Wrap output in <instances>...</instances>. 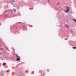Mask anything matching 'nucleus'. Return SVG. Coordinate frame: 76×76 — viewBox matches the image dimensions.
Returning <instances> with one entry per match:
<instances>
[{
    "instance_id": "423d86ee",
    "label": "nucleus",
    "mask_w": 76,
    "mask_h": 76,
    "mask_svg": "<svg viewBox=\"0 0 76 76\" xmlns=\"http://www.w3.org/2000/svg\"><path fill=\"white\" fill-rule=\"evenodd\" d=\"M73 20H74L75 22H76V20H75L74 19H73Z\"/></svg>"
},
{
    "instance_id": "f8f14e48",
    "label": "nucleus",
    "mask_w": 76,
    "mask_h": 76,
    "mask_svg": "<svg viewBox=\"0 0 76 76\" xmlns=\"http://www.w3.org/2000/svg\"><path fill=\"white\" fill-rule=\"evenodd\" d=\"M19 23H21V22H19Z\"/></svg>"
},
{
    "instance_id": "0eeeda50",
    "label": "nucleus",
    "mask_w": 76,
    "mask_h": 76,
    "mask_svg": "<svg viewBox=\"0 0 76 76\" xmlns=\"http://www.w3.org/2000/svg\"><path fill=\"white\" fill-rule=\"evenodd\" d=\"M73 49H76V47H73Z\"/></svg>"
},
{
    "instance_id": "9b49d317",
    "label": "nucleus",
    "mask_w": 76,
    "mask_h": 76,
    "mask_svg": "<svg viewBox=\"0 0 76 76\" xmlns=\"http://www.w3.org/2000/svg\"><path fill=\"white\" fill-rule=\"evenodd\" d=\"M5 17H6V15L5 16Z\"/></svg>"
},
{
    "instance_id": "39448f33",
    "label": "nucleus",
    "mask_w": 76,
    "mask_h": 76,
    "mask_svg": "<svg viewBox=\"0 0 76 76\" xmlns=\"http://www.w3.org/2000/svg\"><path fill=\"white\" fill-rule=\"evenodd\" d=\"M16 56H17V57H19V58H20V57L19 56H18L17 54H16Z\"/></svg>"
},
{
    "instance_id": "f257e3e1",
    "label": "nucleus",
    "mask_w": 76,
    "mask_h": 76,
    "mask_svg": "<svg viewBox=\"0 0 76 76\" xmlns=\"http://www.w3.org/2000/svg\"><path fill=\"white\" fill-rule=\"evenodd\" d=\"M66 10L64 11V12L66 13V12H68L69 11V7H66Z\"/></svg>"
},
{
    "instance_id": "9d476101",
    "label": "nucleus",
    "mask_w": 76,
    "mask_h": 76,
    "mask_svg": "<svg viewBox=\"0 0 76 76\" xmlns=\"http://www.w3.org/2000/svg\"><path fill=\"white\" fill-rule=\"evenodd\" d=\"M1 50H3V49H1Z\"/></svg>"
},
{
    "instance_id": "6e6552de",
    "label": "nucleus",
    "mask_w": 76,
    "mask_h": 76,
    "mask_svg": "<svg viewBox=\"0 0 76 76\" xmlns=\"http://www.w3.org/2000/svg\"><path fill=\"white\" fill-rule=\"evenodd\" d=\"M45 75V74H44V75H41V76H44Z\"/></svg>"
},
{
    "instance_id": "f03ea898",
    "label": "nucleus",
    "mask_w": 76,
    "mask_h": 76,
    "mask_svg": "<svg viewBox=\"0 0 76 76\" xmlns=\"http://www.w3.org/2000/svg\"><path fill=\"white\" fill-rule=\"evenodd\" d=\"M65 27H66V28H67V29H69V26L68 25H65Z\"/></svg>"
},
{
    "instance_id": "7ed1b4c3",
    "label": "nucleus",
    "mask_w": 76,
    "mask_h": 76,
    "mask_svg": "<svg viewBox=\"0 0 76 76\" xmlns=\"http://www.w3.org/2000/svg\"><path fill=\"white\" fill-rule=\"evenodd\" d=\"M6 63H4L3 64V66H5V65H6Z\"/></svg>"
},
{
    "instance_id": "1a4fd4ad",
    "label": "nucleus",
    "mask_w": 76,
    "mask_h": 76,
    "mask_svg": "<svg viewBox=\"0 0 76 76\" xmlns=\"http://www.w3.org/2000/svg\"><path fill=\"white\" fill-rule=\"evenodd\" d=\"M14 12H16V10L15 9H14Z\"/></svg>"
},
{
    "instance_id": "20e7f679",
    "label": "nucleus",
    "mask_w": 76,
    "mask_h": 76,
    "mask_svg": "<svg viewBox=\"0 0 76 76\" xmlns=\"http://www.w3.org/2000/svg\"><path fill=\"white\" fill-rule=\"evenodd\" d=\"M17 60H18V61H20V58H17Z\"/></svg>"
}]
</instances>
